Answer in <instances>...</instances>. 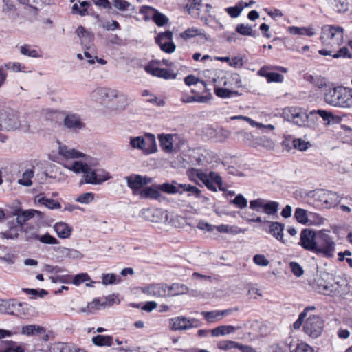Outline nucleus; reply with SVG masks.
<instances>
[{
	"instance_id": "1",
	"label": "nucleus",
	"mask_w": 352,
	"mask_h": 352,
	"mask_svg": "<svg viewBox=\"0 0 352 352\" xmlns=\"http://www.w3.org/2000/svg\"><path fill=\"white\" fill-rule=\"evenodd\" d=\"M58 153L64 160H82L74 161L71 165L66 166L69 170L76 174H83L84 176H103L100 172L99 160L91 155H86L74 148H71L60 142H58Z\"/></svg>"
},
{
	"instance_id": "2",
	"label": "nucleus",
	"mask_w": 352,
	"mask_h": 352,
	"mask_svg": "<svg viewBox=\"0 0 352 352\" xmlns=\"http://www.w3.org/2000/svg\"><path fill=\"white\" fill-rule=\"evenodd\" d=\"M324 100L329 105L340 108H352V89L342 86L328 88Z\"/></svg>"
},
{
	"instance_id": "3",
	"label": "nucleus",
	"mask_w": 352,
	"mask_h": 352,
	"mask_svg": "<svg viewBox=\"0 0 352 352\" xmlns=\"http://www.w3.org/2000/svg\"><path fill=\"white\" fill-rule=\"evenodd\" d=\"M344 29L340 26L325 25L322 28L321 41L324 45L336 48L343 42Z\"/></svg>"
},
{
	"instance_id": "4",
	"label": "nucleus",
	"mask_w": 352,
	"mask_h": 352,
	"mask_svg": "<svg viewBox=\"0 0 352 352\" xmlns=\"http://www.w3.org/2000/svg\"><path fill=\"white\" fill-rule=\"evenodd\" d=\"M289 113V114L287 115L288 120L299 126L312 127L315 125V110L307 113L302 109L292 108Z\"/></svg>"
},
{
	"instance_id": "5",
	"label": "nucleus",
	"mask_w": 352,
	"mask_h": 352,
	"mask_svg": "<svg viewBox=\"0 0 352 352\" xmlns=\"http://www.w3.org/2000/svg\"><path fill=\"white\" fill-rule=\"evenodd\" d=\"M175 164L188 170V176H220L218 173L210 171L208 175L203 172L201 169L196 168V162L192 157V153L189 155L184 154L176 158Z\"/></svg>"
},
{
	"instance_id": "6",
	"label": "nucleus",
	"mask_w": 352,
	"mask_h": 352,
	"mask_svg": "<svg viewBox=\"0 0 352 352\" xmlns=\"http://www.w3.org/2000/svg\"><path fill=\"white\" fill-rule=\"evenodd\" d=\"M317 248L315 254L324 257L331 258L336 250V243L333 238L325 232L318 234Z\"/></svg>"
},
{
	"instance_id": "7",
	"label": "nucleus",
	"mask_w": 352,
	"mask_h": 352,
	"mask_svg": "<svg viewBox=\"0 0 352 352\" xmlns=\"http://www.w3.org/2000/svg\"><path fill=\"white\" fill-rule=\"evenodd\" d=\"M192 157L195 160L196 165L203 168L208 165H211V167H213V164L217 163L219 160L214 152L201 148L192 150Z\"/></svg>"
},
{
	"instance_id": "8",
	"label": "nucleus",
	"mask_w": 352,
	"mask_h": 352,
	"mask_svg": "<svg viewBox=\"0 0 352 352\" xmlns=\"http://www.w3.org/2000/svg\"><path fill=\"white\" fill-rule=\"evenodd\" d=\"M324 320L318 316L311 315L307 318L303 325V331L309 337L316 339L323 331Z\"/></svg>"
},
{
	"instance_id": "9",
	"label": "nucleus",
	"mask_w": 352,
	"mask_h": 352,
	"mask_svg": "<svg viewBox=\"0 0 352 352\" xmlns=\"http://www.w3.org/2000/svg\"><path fill=\"white\" fill-rule=\"evenodd\" d=\"M130 144L133 148L142 150L147 154L154 153L157 150L155 138L152 134H148L146 139L141 136L132 138Z\"/></svg>"
},
{
	"instance_id": "10",
	"label": "nucleus",
	"mask_w": 352,
	"mask_h": 352,
	"mask_svg": "<svg viewBox=\"0 0 352 352\" xmlns=\"http://www.w3.org/2000/svg\"><path fill=\"white\" fill-rule=\"evenodd\" d=\"M317 242L318 234L314 230L308 228L302 230L298 244L305 250L315 253Z\"/></svg>"
},
{
	"instance_id": "11",
	"label": "nucleus",
	"mask_w": 352,
	"mask_h": 352,
	"mask_svg": "<svg viewBox=\"0 0 352 352\" xmlns=\"http://www.w3.org/2000/svg\"><path fill=\"white\" fill-rule=\"evenodd\" d=\"M170 324L172 330L181 331L199 327L201 326V322L197 318H188L185 316H179L170 319Z\"/></svg>"
},
{
	"instance_id": "12",
	"label": "nucleus",
	"mask_w": 352,
	"mask_h": 352,
	"mask_svg": "<svg viewBox=\"0 0 352 352\" xmlns=\"http://www.w3.org/2000/svg\"><path fill=\"white\" fill-rule=\"evenodd\" d=\"M91 97L99 102H102L104 99L109 98H121L123 100H126V96L119 92L118 90L111 89L104 87H99L96 89L91 95Z\"/></svg>"
},
{
	"instance_id": "13",
	"label": "nucleus",
	"mask_w": 352,
	"mask_h": 352,
	"mask_svg": "<svg viewBox=\"0 0 352 352\" xmlns=\"http://www.w3.org/2000/svg\"><path fill=\"white\" fill-rule=\"evenodd\" d=\"M279 72L287 73V69L280 66H265V78L267 82H283L285 78Z\"/></svg>"
},
{
	"instance_id": "14",
	"label": "nucleus",
	"mask_w": 352,
	"mask_h": 352,
	"mask_svg": "<svg viewBox=\"0 0 352 352\" xmlns=\"http://www.w3.org/2000/svg\"><path fill=\"white\" fill-rule=\"evenodd\" d=\"M342 197L337 192L322 190L320 194V201L326 208L336 207L340 203Z\"/></svg>"
},
{
	"instance_id": "15",
	"label": "nucleus",
	"mask_w": 352,
	"mask_h": 352,
	"mask_svg": "<svg viewBox=\"0 0 352 352\" xmlns=\"http://www.w3.org/2000/svg\"><path fill=\"white\" fill-rule=\"evenodd\" d=\"M2 126L6 131L16 130L20 127L18 116L14 112H3L0 113Z\"/></svg>"
},
{
	"instance_id": "16",
	"label": "nucleus",
	"mask_w": 352,
	"mask_h": 352,
	"mask_svg": "<svg viewBox=\"0 0 352 352\" xmlns=\"http://www.w3.org/2000/svg\"><path fill=\"white\" fill-rule=\"evenodd\" d=\"M168 285L166 284H152L142 289L144 294L148 296L160 298L167 295Z\"/></svg>"
},
{
	"instance_id": "17",
	"label": "nucleus",
	"mask_w": 352,
	"mask_h": 352,
	"mask_svg": "<svg viewBox=\"0 0 352 352\" xmlns=\"http://www.w3.org/2000/svg\"><path fill=\"white\" fill-rule=\"evenodd\" d=\"M128 186L132 189L134 195H139L142 188L151 182L150 177H126Z\"/></svg>"
},
{
	"instance_id": "18",
	"label": "nucleus",
	"mask_w": 352,
	"mask_h": 352,
	"mask_svg": "<svg viewBox=\"0 0 352 352\" xmlns=\"http://www.w3.org/2000/svg\"><path fill=\"white\" fill-rule=\"evenodd\" d=\"M236 135L246 144L254 148H258L263 145V138L261 137H255L252 133L241 131L236 133Z\"/></svg>"
},
{
	"instance_id": "19",
	"label": "nucleus",
	"mask_w": 352,
	"mask_h": 352,
	"mask_svg": "<svg viewBox=\"0 0 352 352\" xmlns=\"http://www.w3.org/2000/svg\"><path fill=\"white\" fill-rule=\"evenodd\" d=\"M267 223H269V233L276 240L285 244L287 241L284 239L283 234L285 224L277 221H267Z\"/></svg>"
},
{
	"instance_id": "20",
	"label": "nucleus",
	"mask_w": 352,
	"mask_h": 352,
	"mask_svg": "<svg viewBox=\"0 0 352 352\" xmlns=\"http://www.w3.org/2000/svg\"><path fill=\"white\" fill-rule=\"evenodd\" d=\"M145 69L148 73L152 74L154 76H157L166 80L174 79L176 77V75L173 74L170 70L164 68L154 67L151 65L146 66Z\"/></svg>"
},
{
	"instance_id": "21",
	"label": "nucleus",
	"mask_w": 352,
	"mask_h": 352,
	"mask_svg": "<svg viewBox=\"0 0 352 352\" xmlns=\"http://www.w3.org/2000/svg\"><path fill=\"white\" fill-rule=\"evenodd\" d=\"M205 186L210 190L216 192L217 189L224 191L221 177H199Z\"/></svg>"
},
{
	"instance_id": "22",
	"label": "nucleus",
	"mask_w": 352,
	"mask_h": 352,
	"mask_svg": "<svg viewBox=\"0 0 352 352\" xmlns=\"http://www.w3.org/2000/svg\"><path fill=\"white\" fill-rule=\"evenodd\" d=\"M36 214L41 215V212L36 210H16L14 212V214L16 216V221L20 226H22L26 221L34 217Z\"/></svg>"
},
{
	"instance_id": "23",
	"label": "nucleus",
	"mask_w": 352,
	"mask_h": 352,
	"mask_svg": "<svg viewBox=\"0 0 352 352\" xmlns=\"http://www.w3.org/2000/svg\"><path fill=\"white\" fill-rule=\"evenodd\" d=\"M196 36H200L206 41L210 40L209 36L206 34L201 30L196 28H189L180 34V37L184 40L194 38Z\"/></svg>"
},
{
	"instance_id": "24",
	"label": "nucleus",
	"mask_w": 352,
	"mask_h": 352,
	"mask_svg": "<svg viewBox=\"0 0 352 352\" xmlns=\"http://www.w3.org/2000/svg\"><path fill=\"white\" fill-rule=\"evenodd\" d=\"M64 125L72 130L80 129L84 126L79 117L74 114L67 115L65 118Z\"/></svg>"
},
{
	"instance_id": "25",
	"label": "nucleus",
	"mask_w": 352,
	"mask_h": 352,
	"mask_svg": "<svg viewBox=\"0 0 352 352\" xmlns=\"http://www.w3.org/2000/svg\"><path fill=\"white\" fill-rule=\"evenodd\" d=\"M76 32L81 39L82 44H83L87 49L90 48L94 42V34L86 31L82 26H79L77 28Z\"/></svg>"
},
{
	"instance_id": "26",
	"label": "nucleus",
	"mask_w": 352,
	"mask_h": 352,
	"mask_svg": "<svg viewBox=\"0 0 352 352\" xmlns=\"http://www.w3.org/2000/svg\"><path fill=\"white\" fill-rule=\"evenodd\" d=\"M173 137L174 135L170 134H160L159 135V141L160 146L163 151L166 153H170L173 148Z\"/></svg>"
},
{
	"instance_id": "27",
	"label": "nucleus",
	"mask_w": 352,
	"mask_h": 352,
	"mask_svg": "<svg viewBox=\"0 0 352 352\" xmlns=\"http://www.w3.org/2000/svg\"><path fill=\"white\" fill-rule=\"evenodd\" d=\"M254 3L253 1H250L249 2L241 1L235 6L226 8V12L232 18H236L240 15L245 8L251 6Z\"/></svg>"
},
{
	"instance_id": "28",
	"label": "nucleus",
	"mask_w": 352,
	"mask_h": 352,
	"mask_svg": "<svg viewBox=\"0 0 352 352\" xmlns=\"http://www.w3.org/2000/svg\"><path fill=\"white\" fill-rule=\"evenodd\" d=\"M139 195L142 198H149L152 199H157L161 195L157 185L143 188L139 192Z\"/></svg>"
},
{
	"instance_id": "29",
	"label": "nucleus",
	"mask_w": 352,
	"mask_h": 352,
	"mask_svg": "<svg viewBox=\"0 0 352 352\" xmlns=\"http://www.w3.org/2000/svg\"><path fill=\"white\" fill-rule=\"evenodd\" d=\"M202 1H186V9L189 14L195 18L200 17Z\"/></svg>"
},
{
	"instance_id": "30",
	"label": "nucleus",
	"mask_w": 352,
	"mask_h": 352,
	"mask_svg": "<svg viewBox=\"0 0 352 352\" xmlns=\"http://www.w3.org/2000/svg\"><path fill=\"white\" fill-rule=\"evenodd\" d=\"M54 229L58 237L61 239L69 238L71 235L72 228L65 223H56L54 226Z\"/></svg>"
},
{
	"instance_id": "31",
	"label": "nucleus",
	"mask_w": 352,
	"mask_h": 352,
	"mask_svg": "<svg viewBox=\"0 0 352 352\" xmlns=\"http://www.w3.org/2000/svg\"><path fill=\"white\" fill-rule=\"evenodd\" d=\"M188 291V287L182 283H173L167 287V295L177 296L182 295L187 293Z\"/></svg>"
},
{
	"instance_id": "32",
	"label": "nucleus",
	"mask_w": 352,
	"mask_h": 352,
	"mask_svg": "<svg viewBox=\"0 0 352 352\" xmlns=\"http://www.w3.org/2000/svg\"><path fill=\"white\" fill-rule=\"evenodd\" d=\"M287 31L293 35H305L308 36H312L315 34L314 29L311 27H296L289 26L287 28Z\"/></svg>"
},
{
	"instance_id": "33",
	"label": "nucleus",
	"mask_w": 352,
	"mask_h": 352,
	"mask_svg": "<svg viewBox=\"0 0 352 352\" xmlns=\"http://www.w3.org/2000/svg\"><path fill=\"white\" fill-rule=\"evenodd\" d=\"M279 203L274 201H265V214L272 217V219H278Z\"/></svg>"
},
{
	"instance_id": "34",
	"label": "nucleus",
	"mask_w": 352,
	"mask_h": 352,
	"mask_svg": "<svg viewBox=\"0 0 352 352\" xmlns=\"http://www.w3.org/2000/svg\"><path fill=\"white\" fill-rule=\"evenodd\" d=\"M30 168L28 166H23V168H25V170L23 173L22 176H34L35 173L39 175V172H36V170L42 168L43 163L41 161L34 160L30 162Z\"/></svg>"
},
{
	"instance_id": "35",
	"label": "nucleus",
	"mask_w": 352,
	"mask_h": 352,
	"mask_svg": "<svg viewBox=\"0 0 352 352\" xmlns=\"http://www.w3.org/2000/svg\"><path fill=\"white\" fill-rule=\"evenodd\" d=\"M45 331L43 327L34 324L23 326L21 329V333L27 336L45 333Z\"/></svg>"
},
{
	"instance_id": "36",
	"label": "nucleus",
	"mask_w": 352,
	"mask_h": 352,
	"mask_svg": "<svg viewBox=\"0 0 352 352\" xmlns=\"http://www.w3.org/2000/svg\"><path fill=\"white\" fill-rule=\"evenodd\" d=\"M93 343L96 346H108L113 344V338L111 336L97 335L92 338Z\"/></svg>"
},
{
	"instance_id": "37",
	"label": "nucleus",
	"mask_w": 352,
	"mask_h": 352,
	"mask_svg": "<svg viewBox=\"0 0 352 352\" xmlns=\"http://www.w3.org/2000/svg\"><path fill=\"white\" fill-rule=\"evenodd\" d=\"M235 329L236 328L232 325H221L213 329L211 331V334L214 337H218L232 333Z\"/></svg>"
},
{
	"instance_id": "38",
	"label": "nucleus",
	"mask_w": 352,
	"mask_h": 352,
	"mask_svg": "<svg viewBox=\"0 0 352 352\" xmlns=\"http://www.w3.org/2000/svg\"><path fill=\"white\" fill-rule=\"evenodd\" d=\"M5 305L7 310L6 314L10 315H14V311H19L20 307L28 305L26 303L17 302L15 299L6 300Z\"/></svg>"
},
{
	"instance_id": "39",
	"label": "nucleus",
	"mask_w": 352,
	"mask_h": 352,
	"mask_svg": "<svg viewBox=\"0 0 352 352\" xmlns=\"http://www.w3.org/2000/svg\"><path fill=\"white\" fill-rule=\"evenodd\" d=\"M220 310H212L210 311H202L201 313L204 318L209 323H214L222 320Z\"/></svg>"
},
{
	"instance_id": "40",
	"label": "nucleus",
	"mask_w": 352,
	"mask_h": 352,
	"mask_svg": "<svg viewBox=\"0 0 352 352\" xmlns=\"http://www.w3.org/2000/svg\"><path fill=\"white\" fill-rule=\"evenodd\" d=\"M72 344L66 342H56L52 344L49 348L50 352H71Z\"/></svg>"
},
{
	"instance_id": "41",
	"label": "nucleus",
	"mask_w": 352,
	"mask_h": 352,
	"mask_svg": "<svg viewBox=\"0 0 352 352\" xmlns=\"http://www.w3.org/2000/svg\"><path fill=\"white\" fill-rule=\"evenodd\" d=\"M293 147L300 151H306L311 147V144L309 141H305L302 138H295L292 140Z\"/></svg>"
},
{
	"instance_id": "42",
	"label": "nucleus",
	"mask_w": 352,
	"mask_h": 352,
	"mask_svg": "<svg viewBox=\"0 0 352 352\" xmlns=\"http://www.w3.org/2000/svg\"><path fill=\"white\" fill-rule=\"evenodd\" d=\"M80 6L75 3L72 6V11L74 12L78 13L80 16H86L88 14L87 8L90 6V3L89 1H79Z\"/></svg>"
},
{
	"instance_id": "43",
	"label": "nucleus",
	"mask_w": 352,
	"mask_h": 352,
	"mask_svg": "<svg viewBox=\"0 0 352 352\" xmlns=\"http://www.w3.org/2000/svg\"><path fill=\"white\" fill-rule=\"evenodd\" d=\"M334 10L339 13L348 10L349 3L347 0H331Z\"/></svg>"
},
{
	"instance_id": "44",
	"label": "nucleus",
	"mask_w": 352,
	"mask_h": 352,
	"mask_svg": "<svg viewBox=\"0 0 352 352\" xmlns=\"http://www.w3.org/2000/svg\"><path fill=\"white\" fill-rule=\"evenodd\" d=\"M109 178V177H83L79 182V186H82L85 184L100 185Z\"/></svg>"
},
{
	"instance_id": "45",
	"label": "nucleus",
	"mask_w": 352,
	"mask_h": 352,
	"mask_svg": "<svg viewBox=\"0 0 352 352\" xmlns=\"http://www.w3.org/2000/svg\"><path fill=\"white\" fill-rule=\"evenodd\" d=\"M159 188V190H162L168 194H175V193H182L180 191L181 188H179L178 186H175L173 184L164 183L160 185H157Z\"/></svg>"
},
{
	"instance_id": "46",
	"label": "nucleus",
	"mask_w": 352,
	"mask_h": 352,
	"mask_svg": "<svg viewBox=\"0 0 352 352\" xmlns=\"http://www.w3.org/2000/svg\"><path fill=\"white\" fill-rule=\"evenodd\" d=\"M38 202L43 205H45L47 208L50 209H59L61 207L60 204L58 202L54 201V199L46 198L45 197H38Z\"/></svg>"
},
{
	"instance_id": "47",
	"label": "nucleus",
	"mask_w": 352,
	"mask_h": 352,
	"mask_svg": "<svg viewBox=\"0 0 352 352\" xmlns=\"http://www.w3.org/2000/svg\"><path fill=\"white\" fill-rule=\"evenodd\" d=\"M20 52L23 55L28 56L32 58L41 57V54L35 49H31L28 45H22L20 47Z\"/></svg>"
},
{
	"instance_id": "48",
	"label": "nucleus",
	"mask_w": 352,
	"mask_h": 352,
	"mask_svg": "<svg viewBox=\"0 0 352 352\" xmlns=\"http://www.w3.org/2000/svg\"><path fill=\"white\" fill-rule=\"evenodd\" d=\"M179 188H181L182 193L183 192H189L191 195H194L196 197H200L201 190L196 186H193L190 184H179Z\"/></svg>"
},
{
	"instance_id": "49",
	"label": "nucleus",
	"mask_w": 352,
	"mask_h": 352,
	"mask_svg": "<svg viewBox=\"0 0 352 352\" xmlns=\"http://www.w3.org/2000/svg\"><path fill=\"white\" fill-rule=\"evenodd\" d=\"M294 217L300 223L306 224L308 222L307 211L302 208H298L296 209Z\"/></svg>"
},
{
	"instance_id": "50",
	"label": "nucleus",
	"mask_w": 352,
	"mask_h": 352,
	"mask_svg": "<svg viewBox=\"0 0 352 352\" xmlns=\"http://www.w3.org/2000/svg\"><path fill=\"white\" fill-rule=\"evenodd\" d=\"M231 120H243L246 122H248L253 127H257L261 130L264 129V124L262 123L257 122L252 119H251L249 117L243 116H232L230 118Z\"/></svg>"
},
{
	"instance_id": "51",
	"label": "nucleus",
	"mask_w": 352,
	"mask_h": 352,
	"mask_svg": "<svg viewBox=\"0 0 352 352\" xmlns=\"http://www.w3.org/2000/svg\"><path fill=\"white\" fill-rule=\"evenodd\" d=\"M120 281V277L115 274H105L102 275V283L104 285L114 284Z\"/></svg>"
},
{
	"instance_id": "52",
	"label": "nucleus",
	"mask_w": 352,
	"mask_h": 352,
	"mask_svg": "<svg viewBox=\"0 0 352 352\" xmlns=\"http://www.w3.org/2000/svg\"><path fill=\"white\" fill-rule=\"evenodd\" d=\"M278 140V135L276 133H273L272 135H269V137L265 135V148L273 149Z\"/></svg>"
},
{
	"instance_id": "53",
	"label": "nucleus",
	"mask_w": 352,
	"mask_h": 352,
	"mask_svg": "<svg viewBox=\"0 0 352 352\" xmlns=\"http://www.w3.org/2000/svg\"><path fill=\"white\" fill-rule=\"evenodd\" d=\"M160 49L166 53H173L175 51L176 45L171 41H164L161 43H157Z\"/></svg>"
},
{
	"instance_id": "54",
	"label": "nucleus",
	"mask_w": 352,
	"mask_h": 352,
	"mask_svg": "<svg viewBox=\"0 0 352 352\" xmlns=\"http://www.w3.org/2000/svg\"><path fill=\"white\" fill-rule=\"evenodd\" d=\"M173 35V32L170 30L161 32L156 37L155 41L157 43H161L164 41H172Z\"/></svg>"
},
{
	"instance_id": "55",
	"label": "nucleus",
	"mask_w": 352,
	"mask_h": 352,
	"mask_svg": "<svg viewBox=\"0 0 352 352\" xmlns=\"http://www.w3.org/2000/svg\"><path fill=\"white\" fill-rule=\"evenodd\" d=\"M94 199V195L92 192L83 193L76 199L77 202L84 204H88Z\"/></svg>"
},
{
	"instance_id": "56",
	"label": "nucleus",
	"mask_w": 352,
	"mask_h": 352,
	"mask_svg": "<svg viewBox=\"0 0 352 352\" xmlns=\"http://www.w3.org/2000/svg\"><path fill=\"white\" fill-rule=\"evenodd\" d=\"M0 236L7 239H14L19 236V230L16 228H12L5 232H0Z\"/></svg>"
},
{
	"instance_id": "57",
	"label": "nucleus",
	"mask_w": 352,
	"mask_h": 352,
	"mask_svg": "<svg viewBox=\"0 0 352 352\" xmlns=\"http://www.w3.org/2000/svg\"><path fill=\"white\" fill-rule=\"evenodd\" d=\"M27 240L38 239V230L34 227L26 228L24 230Z\"/></svg>"
},
{
	"instance_id": "58",
	"label": "nucleus",
	"mask_w": 352,
	"mask_h": 352,
	"mask_svg": "<svg viewBox=\"0 0 352 352\" xmlns=\"http://www.w3.org/2000/svg\"><path fill=\"white\" fill-rule=\"evenodd\" d=\"M214 93L218 97L227 98L231 97L234 94V91L225 88L214 87Z\"/></svg>"
},
{
	"instance_id": "59",
	"label": "nucleus",
	"mask_w": 352,
	"mask_h": 352,
	"mask_svg": "<svg viewBox=\"0 0 352 352\" xmlns=\"http://www.w3.org/2000/svg\"><path fill=\"white\" fill-rule=\"evenodd\" d=\"M184 82L186 85L190 86L200 82L205 88H206V83L205 81L199 79L193 75H188L184 78Z\"/></svg>"
},
{
	"instance_id": "60",
	"label": "nucleus",
	"mask_w": 352,
	"mask_h": 352,
	"mask_svg": "<svg viewBox=\"0 0 352 352\" xmlns=\"http://www.w3.org/2000/svg\"><path fill=\"white\" fill-rule=\"evenodd\" d=\"M231 202L239 208H244L248 205L247 199L241 194L236 196Z\"/></svg>"
},
{
	"instance_id": "61",
	"label": "nucleus",
	"mask_w": 352,
	"mask_h": 352,
	"mask_svg": "<svg viewBox=\"0 0 352 352\" xmlns=\"http://www.w3.org/2000/svg\"><path fill=\"white\" fill-rule=\"evenodd\" d=\"M90 280L89 276L87 273H80L76 275L72 278V283L75 285H79L80 284L85 283Z\"/></svg>"
},
{
	"instance_id": "62",
	"label": "nucleus",
	"mask_w": 352,
	"mask_h": 352,
	"mask_svg": "<svg viewBox=\"0 0 352 352\" xmlns=\"http://www.w3.org/2000/svg\"><path fill=\"white\" fill-rule=\"evenodd\" d=\"M218 347L220 349H230L232 348H239V344L231 340L221 341L219 342Z\"/></svg>"
},
{
	"instance_id": "63",
	"label": "nucleus",
	"mask_w": 352,
	"mask_h": 352,
	"mask_svg": "<svg viewBox=\"0 0 352 352\" xmlns=\"http://www.w3.org/2000/svg\"><path fill=\"white\" fill-rule=\"evenodd\" d=\"M153 19L158 26H162L168 21V18L164 14L160 12H155L153 14Z\"/></svg>"
},
{
	"instance_id": "64",
	"label": "nucleus",
	"mask_w": 352,
	"mask_h": 352,
	"mask_svg": "<svg viewBox=\"0 0 352 352\" xmlns=\"http://www.w3.org/2000/svg\"><path fill=\"white\" fill-rule=\"evenodd\" d=\"M311 346L305 342L298 343L292 352H314Z\"/></svg>"
}]
</instances>
